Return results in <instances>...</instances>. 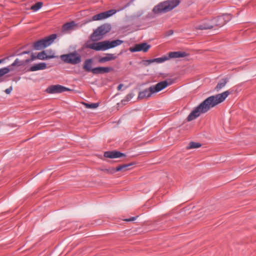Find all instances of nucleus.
Here are the masks:
<instances>
[{
    "instance_id": "f257e3e1",
    "label": "nucleus",
    "mask_w": 256,
    "mask_h": 256,
    "mask_svg": "<svg viewBox=\"0 0 256 256\" xmlns=\"http://www.w3.org/2000/svg\"><path fill=\"white\" fill-rule=\"evenodd\" d=\"M230 93L229 90H226L208 98L190 114L187 120L190 122L199 116L201 114L206 112L211 108L224 102Z\"/></svg>"
},
{
    "instance_id": "f03ea898",
    "label": "nucleus",
    "mask_w": 256,
    "mask_h": 256,
    "mask_svg": "<svg viewBox=\"0 0 256 256\" xmlns=\"http://www.w3.org/2000/svg\"><path fill=\"white\" fill-rule=\"evenodd\" d=\"M123 41L120 40H116L112 41L104 40L98 42H94L90 44L88 47L90 48L97 51L106 50L108 49L115 48L118 46L122 44Z\"/></svg>"
},
{
    "instance_id": "7ed1b4c3",
    "label": "nucleus",
    "mask_w": 256,
    "mask_h": 256,
    "mask_svg": "<svg viewBox=\"0 0 256 256\" xmlns=\"http://www.w3.org/2000/svg\"><path fill=\"white\" fill-rule=\"evenodd\" d=\"M180 2L178 0H169L160 3L156 6L152 10L154 14H160L166 12L178 5Z\"/></svg>"
},
{
    "instance_id": "20e7f679",
    "label": "nucleus",
    "mask_w": 256,
    "mask_h": 256,
    "mask_svg": "<svg viewBox=\"0 0 256 256\" xmlns=\"http://www.w3.org/2000/svg\"><path fill=\"white\" fill-rule=\"evenodd\" d=\"M111 29L110 25L104 24L98 28L92 34L91 38L93 40H100L106 33L110 32Z\"/></svg>"
},
{
    "instance_id": "39448f33",
    "label": "nucleus",
    "mask_w": 256,
    "mask_h": 256,
    "mask_svg": "<svg viewBox=\"0 0 256 256\" xmlns=\"http://www.w3.org/2000/svg\"><path fill=\"white\" fill-rule=\"evenodd\" d=\"M60 58L64 62L72 64H79L82 60L80 56L76 52H70L68 54L62 55L60 56Z\"/></svg>"
},
{
    "instance_id": "423d86ee",
    "label": "nucleus",
    "mask_w": 256,
    "mask_h": 256,
    "mask_svg": "<svg viewBox=\"0 0 256 256\" xmlns=\"http://www.w3.org/2000/svg\"><path fill=\"white\" fill-rule=\"evenodd\" d=\"M56 38V34H52L44 39L36 42L34 45L35 50H40L50 46Z\"/></svg>"
},
{
    "instance_id": "0eeeda50",
    "label": "nucleus",
    "mask_w": 256,
    "mask_h": 256,
    "mask_svg": "<svg viewBox=\"0 0 256 256\" xmlns=\"http://www.w3.org/2000/svg\"><path fill=\"white\" fill-rule=\"evenodd\" d=\"M69 90H70L68 88L59 84L50 86L46 89V92L49 94L60 93Z\"/></svg>"
},
{
    "instance_id": "6e6552de",
    "label": "nucleus",
    "mask_w": 256,
    "mask_h": 256,
    "mask_svg": "<svg viewBox=\"0 0 256 256\" xmlns=\"http://www.w3.org/2000/svg\"><path fill=\"white\" fill-rule=\"evenodd\" d=\"M116 11L115 10H110L103 12L92 16L93 20H100L108 18L116 14Z\"/></svg>"
},
{
    "instance_id": "1a4fd4ad",
    "label": "nucleus",
    "mask_w": 256,
    "mask_h": 256,
    "mask_svg": "<svg viewBox=\"0 0 256 256\" xmlns=\"http://www.w3.org/2000/svg\"><path fill=\"white\" fill-rule=\"evenodd\" d=\"M150 48V46L146 43H142L136 44L134 47L130 48L131 52H146Z\"/></svg>"
},
{
    "instance_id": "9d476101",
    "label": "nucleus",
    "mask_w": 256,
    "mask_h": 256,
    "mask_svg": "<svg viewBox=\"0 0 256 256\" xmlns=\"http://www.w3.org/2000/svg\"><path fill=\"white\" fill-rule=\"evenodd\" d=\"M172 84V82H168L167 80L160 82L156 85L151 86L154 94L158 92Z\"/></svg>"
},
{
    "instance_id": "9b49d317",
    "label": "nucleus",
    "mask_w": 256,
    "mask_h": 256,
    "mask_svg": "<svg viewBox=\"0 0 256 256\" xmlns=\"http://www.w3.org/2000/svg\"><path fill=\"white\" fill-rule=\"evenodd\" d=\"M154 94V91L152 87L150 86L148 88L145 89L144 90L140 92L138 96V98H147L150 97Z\"/></svg>"
},
{
    "instance_id": "f8f14e48",
    "label": "nucleus",
    "mask_w": 256,
    "mask_h": 256,
    "mask_svg": "<svg viewBox=\"0 0 256 256\" xmlns=\"http://www.w3.org/2000/svg\"><path fill=\"white\" fill-rule=\"evenodd\" d=\"M112 70V68L110 67H98L93 68L92 74H100L108 73Z\"/></svg>"
},
{
    "instance_id": "ddd939ff",
    "label": "nucleus",
    "mask_w": 256,
    "mask_h": 256,
    "mask_svg": "<svg viewBox=\"0 0 256 256\" xmlns=\"http://www.w3.org/2000/svg\"><path fill=\"white\" fill-rule=\"evenodd\" d=\"M124 156V154L117 151H108L105 152L104 154V156L106 158H120Z\"/></svg>"
},
{
    "instance_id": "4468645a",
    "label": "nucleus",
    "mask_w": 256,
    "mask_h": 256,
    "mask_svg": "<svg viewBox=\"0 0 256 256\" xmlns=\"http://www.w3.org/2000/svg\"><path fill=\"white\" fill-rule=\"evenodd\" d=\"M116 56L113 54H106L105 56H101L98 58L99 63H104L116 59Z\"/></svg>"
},
{
    "instance_id": "2eb2a0df",
    "label": "nucleus",
    "mask_w": 256,
    "mask_h": 256,
    "mask_svg": "<svg viewBox=\"0 0 256 256\" xmlns=\"http://www.w3.org/2000/svg\"><path fill=\"white\" fill-rule=\"evenodd\" d=\"M228 15H224L222 16H219L217 18H214L212 22L213 26H222L225 24V19L226 16H228Z\"/></svg>"
},
{
    "instance_id": "dca6fc26",
    "label": "nucleus",
    "mask_w": 256,
    "mask_h": 256,
    "mask_svg": "<svg viewBox=\"0 0 256 256\" xmlns=\"http://www.w3.org/2000/svg\"><path fill=\"white\" fill-rule=\"evenodd\" d=\"M186 56V54L184 52H169L168 54V55L167 56V57L168 60L170 58H183L184 57Z\"/></svg>"
},
{
    "instance_id": "f3484780",
    "label": "nucleus",
    "mask_w": 256,
    "mask_h": 256,
    "mask_svg": "<svg viewBox=\"0 0 256 256\" xmlns=\"http://www.w3.org/2000/svg\"><path fill=\"white\" fill-rule=\"evenodd\" d=\"M93 61L92 59H87L84 62L83 65V69L87 72H92V66Z\"/></svg>"
},
{
    "instance_id": "a211bd4d",
    "label": "nucleus",
    "mask_w": 256,
    "mask_h": 256,
    "mask_svg": "<svg viewBox=\"0 0 256 256\" xmlns=\"http://www.w3.org/2000/svg\"><path fill=\"white\" fill-rule=\"evenodd\" d=\"M46 68V64L44 62H40L32 66L30 69L31 72L43 70Z\"/></svg>"
},
{
    "instance_id": "6ab92c4d",
    "label": "nucleus",
    "mask_w": 256,
    "mask_h": 256,
    "mask_svg": "<svg viewBox=\"0 0 256 256\" xmlns=\"http://www.w3.org/2000/svg\"><path fill=\"white\" fill-rule=\"evenodd\" d=\"M168 60L167 56H164L161 58H158L154 59L148 60L146 61V63L147 64H150L153 62H156L158 64L162 63L166 60Z\"/></svg>"
},
{
    "instance_id": "aec40b11",
    "label": "nucleus",
    "mask_w": 256,
    "mask_h": 256,
    "mask_svg": "<svg viewBox=\"0 0 256 256\" xmlns=\"http://www.w3.org/2000/svg\"><path fill=\"white\" fill-rule=\"evenodd\" d=\"M36 57H37L38 59L44 60L54 58L55 57V56H54L53 54L52 55H48V54L44 51H43L42 52H39L36 55Z\"/></svg>"
},
{
    "instance_id": "412c9836",
    "label": "nucleus",
    "mask_w": 256,
    "mask_h": 256,
    "mask_svg": "<svg viewBox=\"0 0 256 256\" xmlns=\"http://www.w3.org/2000/svg\"><path fill=\"white\" fill-rule=\"evenodd\" d=\"M228 82V79L227 78L221 80L215 88V90L217 92L220 91L222 88L225 86Z\"/></svg>"
},
{
    "instance_id": "4be33fe9",
    "label": "nucleus",
    "mask_w": 256,
    "mask_h": 256,
    "mask_svg": "<svg viewBox=\"0 0 256 256\" xmlns=\"http://www.w3.org/2000/svg\"><path fill=\"white\" fill-rule=\"evenodd\" d=\"M30 62V60L26 59L24 60H20L18 58L16 59L14 62L10 66H21Z\"/></svg>"
},
{
    "instance_id": "5701e85b",
    "label": "nucleus",
    "mask_w": 256,
    "mask_h": 256,
    "mask_svg": "<svg viewBox=\"0 0 256 256\" xmlns=\"http://www.w3.org/2000/svg\"><path fill=\"white\" fill-rule=\"evenodd\" d=\"M75 26V24L74 22H68L64 24L62 27V31L63 32H66L68 30H72L73 28Z\"/></svg>"
},
{
    "instance_id": "b1692460",
    "label": "nucleus",
    "mask_w": 256,
    "mask_h": 256,
    "mask_svg": "<svg viewBox=\"0 0 256 256\" xmlns=\"http://www.w3.org/2000/svg\"><path fill=\"white\" fill-rule=\"evenodd\" d=\"M214 26L212 22L211 24L209 23H204L198 26L196 28L198 30H208L212 28Z\"/></svg>"
},
{
    "instance_id": "393cba45",
    "label": "nucleus",
    "mask_w": 256,
    "mask_h": 256,
    "mask_svg": "<svg viewBox=\"0 0 256 256\" xmlns=\"http://www.w3.org/2000/svg\"><path fill=\"white\" fill-rule=\"evenodd\" d=\"M132 166L131 164L119 166H117L116 168L115 171L116 172H119V171L124 172V171H126V170H128V168L130 166Z\"/></svg>"
},
{
    "instance_id": "a878e982",
    "label": "nucleus",
    "mask_w": 256,
    "mask_h": 256,
    "mask_svg": "<svg viewBox=\"0 0 256 256\" xmlns=\"http://www.w3.org/2000/svg\"><path fill=\"white\" fill-rule=\"evenodd\" d=\"M82 104L86 108L95 109L98 106V103L88 104L86 102H82Z\"/></svg>"
},
{
    "instance_id": "bb28decb",
    "label": "nucleus",
    "mask_w": 256,
    "mask_h": 256,
    "mask_svg": "<svg viewBox=\"0 0 256 256\" xmlns=\"http://www.w3.org/2000/svg\"><path fill=\"white\" fill-rule=\"evenodd\" d=\"M42 4H43L42 2H38L36 4L32 6L31 10L34 12H36L42 8Z\"/></svg>"
},
{
    "instance_id": "cd10ccee",
    "label": "nucleus",
    "mask_w": 256,
    "mask_h": 256,
    "mask_svg": "<svg viewBox=\"0 0 256 256\" xmlns=\"http://www.w3.org/2000/svg\"><path fill=\"white\" fill-rule=\"evenodd\" d=\"M10 70V69L8 68H4L0 69V78L4 75L8 73ZM1 80H0V82Z\"/></svg>"
},
{
    "instance_id": "c85d7f7f",
    "label": "nucleus",
    "mask_w": 256,
    "mask_h": 256,
    "mask_svg": "<svg viewBox=\"0 0 256 256\" xmlns=\"http://www.w3.org/2000/svg\"><path fill=\"white\" fill-rule=\"evenodd\" d=\"M201 146V144L198 142H191L190 143L188 148H198Z\"/></svg>"
},
{
    "instance_id": "c756f323",
    "label": "nucleus",
    "mask_w": 256,
    "mask_h": 256,
    "mask_svg": "<svg viewBox=\"0 0 256 256\" xmlns=\"http://www.w3.org/2000/svg\"><path fill=\"white\" fill-rule=\"evenodd\" d=\"M134 96V94L133 92H130L128 94L126 97V100L127 101L130 100Z\"/></svg>"
},
{
    "instance_id": "7c9ffc66",
    "label": "nucleus",
    "mask_w": 256,
    "mask_h": 256,
    "mask_svg": "<svg viewBox=\"0 0 256 256\" xmlns=\"http://www.w3.org/2000/svg\"><path fill=\"white\" fill-rule=\"evenodd\" d=\"M12 86H10V88H6V90H5V92L6 94H10L12 92Z\"/></svg>"
},
{
    "instance_id": "2f4dec72",
    "label": "nucleus",
    "mask_w": 256,
    "mask_h": 256,
    "mask_svg": "<svg viewBox=\"0 0 256 256\" xmlns=\"http://www.w3.org/2000/svg\"><path fill=\"white\" fill-rule=\"evenodd\" d=\"M38 58L36 56H35L34 54H31V58L29 59L30 62Z\"/></svg>"
},
{
    "instance_id": "473e14b6",
    "label": "nucleus",
    "mask_w": 256,
    "mask_h": 256,
    "mask_svg": "<svg viewBox=\"0 0 256 256\" xmlns=\"http://www.w3.org/2000/svg\"><path fill=\"white\" fill-rule=\"evenodd\" d=\"M173 34V31L172 30H170L167 32L166 34V36H170Z\"/></svg>"
},
{
    "instance_id": "72a5a7b5",
    "label": "nucleus",
    "mask_w": 256,
    "mask_h": 256,
    "mask_svg": "<svg viewBox=\"0 0 256 256\" xmlns=\"http://www.w3.org/2000/svg\"><path fill=\"white\" fill-rule=\"evenodd\" d=\"M136 219V218L135 217H132V218L129 219H126L125 220L127 222H130Z\"/></svg>"
},
{
    "instance_id": "f704fd0d",
    "label": "nucleus",
    "mask_w": 256,
    "mask_h": 256,
    "mask_svg": "<svg viewBox=\"0 0 256 256\" xmlns=\"http://www.w3.org/2000/svg\"><path fill=\"white\" fill-rule=\"evenodd\" d=\"M122 86H123V84H119L118 86V90H120Z\"/></svg>"
},
{
    "instance_id": "c9c22d12",
    "label": "nucleus",
    "mask_w": 256,
    "mask_h": 256,
    "mask_svg": "<svg viewBox=\"0 0 256 256\" xmlns=\"http://www.w3.org/2000/svg\"><path fill=\"white\" fill-rule=\"evenodd\" d=\"M30 53V52H24L22 53V54H28Z\"/></svg>"
},
{
    "instance_id": "e433bc0d",
    "label": "nucleus",
    "mask_w": 256,
    "mask_h": 256,
    "mask_svg": "<svg viewBox=\"0 0 256 256\" xmlns=\"http://www.w3.org/2000/svg\"><path fill=\"white\" fill-rule=\"evenodd\" d=\"M52 54L54 56V54L53 52H52V53L50 52L48 55H52Z\"/></svg>"
},
{
    "instance_id": "4c0bfd02",
    "label": "nucleus",
    "mask_w": 256,
    "mask_h": 256,
    "mask_svg": "<svg viewBox=\"0 0 256 256\" xmlns=\"http://www.w3.org/2000/svg\"><path fill=\"white\" fill-rule=\"evenodd\" d=\"M2 62V60H0V64Z\"/></svg>"
}]
</instances>
